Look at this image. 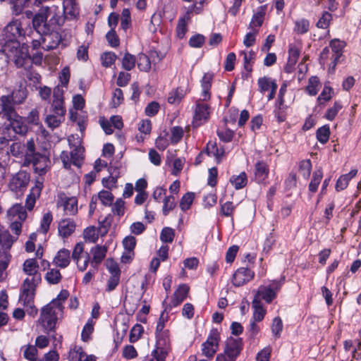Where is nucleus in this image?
<instances>
[{"label":"nucleus","mask_w":361,"mask_h":361,"mask_svg":"<svg viewBox=\"0 0 361 361\" xmlns=\"http://www.w3.org/2000/svg\"><path fill=\"white\" fill-rule=\"evenodd\" d=\"M15 240L8 231L0 230V250H9Z\"/></svg>","instance_id":"nucleus-28"},{"label":"nucleus","mask_w":361,"mask_h":361,"mask_svg":"<svg viewBox=\"0 0 361 361\" xmlns=\"http://www.w3.org/2000/svg\"><path fill=\"white\" fill-rule=\"evenodd\" d=\"M61 274L59 270L51 269L45 275V279L49 284H58L61 280Z\"/></svg>","instance_id":"nucleus-42"},{"label":"nucleus","mask_w":361,"mask_h":361,"mask_svg":"<svg viewBox=\"0 0 361 361\" xmlns=\"http://www.w3.org/2000/svg\"><path fill=\"white\" fill-rule=\"evenodd\" d=\"M317 140L322 144H326L330 136V128L328 125H324L319 128L316 132Z\"/></svg>","instance_id":"nucleus-40"},{"label":"nucleus","mask_w":361,"mask_h":361,"mask_svg":"<svg viewBox=\"0 0 361 361\" xmlns=\"http://www.w3.org/2000/svg\"><path fill=\"white\" fill-rule=\"evenodd\" d=\"M143 331V326L141 324H136L130 331V341L131 343L137 341L141 336Z\"/></svg>","instance_id":"nucleus-64"},{"label":"nucleus","mask_w":361,"mask_h":361,"mask_svg":"<svg viewBox=\"0 0 361 361\" xmlns=\"http://www.w3.org/2000/svg\"><path fill=\"white\" fill-rule=\"evenodd\" d=\"M137 61L135 55L126 52L122 59V68L127 71L133 70Z\"/></svg>","instance_id":"nucleus-37"},{"label":"nucleus","mask_w":361,"mask_h":361,"mask_svg":"<svg viewBox=\"0 0 361 361\" xmlns=\"http://www.w3.org/2000/svg\"><path fill=\"white\" fill-rule=\"evenodd\" d=\"M285 281L284 277H281L279 280L273 281L268 286H260L255 295L253 299H258L264 300L267 303H270L276 298L277 293L281 289Z\"/></svg>","instance_id":"nucleus-5"},{"label":"nucleus","mask_w":361,"mask_h":361,"mask_svg":"<svg viewBox=\"0 0 361 361\" xmlns=\"http://www.w3.org/2000/svg\"><path fill=\"white\" fill-rule=\"evenodd\" d=\"M220 214L224 216L232 217L235 209V206L233 204V203L231 201L221 203V200H220Z\"/></svg>","instance_id":"nucleus-45"},{"label":"nucleus","mask_w":361,"mask_h":361,"mask_svg":"<svg viewBox=\"0 0 361 361\" xmlns=\"http://www.w3.org/2000/svg\"><path fill=\"white\" fill-rule=\"evenodd\" d=\"M342 108L343 105L341 102H335L334 106L327 109L324 117L329 121H333Z\"/></svg>","instance_id":"nucleus-48"},{"label":"nucleus","mask_w":361,"mask_h":361,"mask_svg":"<svg viewBox=\"0 0 361 361\" xmlns=\"http://www.w3.org/2000/svg\"><path fill=\"white\" fill-rule=\"evenodd\" d=\"M25 350L23 352V356L25 359L30 361H36L37 360V350L35 346L32 345H27L24 346ZM23 347L22 348V349Z\"/></svg>","instance_id":"nucleus-58"},{"label":"nucleus","mask_w":361,"mask_h":361,"mask_svg":"<svg viewBox=\"0 0 361 361\" xmlns=\"http://www.w3.org/2000/svg\"><path fill=\"white\" fill-rule=\"evenodd\" d=\"M71 253L67 249L63 248L58 251L54 258V263L60 268L67 267L71 262Z\"/></svg>","instance_id":"nucleus-19"},{"label":"nucleus","mask_w":361,"mask_h":361,"mask_svg":"<svg viewBox=\"0 0 361 361\" xmlns=\"http://www.w3.org/2000/svg\"><path fill=\"white\" fill-rule=\"evenodd\" d=\"M189 287L186 284H181L173 293L171 303L173 307L178 306L187 297Z\"/></svg>","instance_id":"nucleus-25"},{"label":"nucleus","mask_w":361,"mask_h":361,"mask_svg":"<svg viewBox=\"0 0 361 361\" xmlns=\"http://www.w3.org/2000/svg\"><path fill=\"white\" fill-rule=\"evenodd\" d=\"M205 153L209 157H214L217 163L222 161L225 155L224 147H218L215 142H209L205 149Z\"/></svg>","instance_id":"nucleus-20"},{"label":"nucleus","mask_w":361,"mask_h":361,"mask_svg":"<svg viewBox=\"0 0 361 361\" xmlns=\"http://www.w3.org/2000/svg\"><path fill=\"white\" fill-rule=\"evenodd\" d=\"M312 163L310 159H305L299 164V172L305 179H307L311 173Z\"/></svg>","instance_id":"nucleus-47"},{"label":"nucleus","mask_w":361,"mask_h":361,"mask_svg":"<svg viewBox=\"0 0 361 361\" xmlns=\"http://www.w3.org/2000/svg\"><path fill=\"white\" fill-rule=\"evenodd\" d=\"M54 30V29L49 28L48 32H44L36 30L41 35L42 48L44 50L56 49L61 40L60 34Z\"/></svg>","instance_id":"nucleus-8"},{"label":"nucleus","mask_w":361,"mask_h":361,"mask_svg":"<svg viewBox=\"0 0 361 361\" xmlns=\"http://www.w3.org/2000/svg\"><path fill=\"white\" fill-rule=\"evenodd\" d=\"M63 23L62 13L59 6L42 7L32 19L33 27L42 32H48L49 28L54 29Z\"/></svg>","instance_id":"nucleus-3"},{"label":"nucleus","mask_w":361,"mask_h":361,"mask_svg":"<svg viewBox=\"0 0 361 361\" xmlns=\"http://www.w3.org/2000/svg\"><path fill=\"white\" fill-rule=\"evenodd\" d=\"M319 85V78L317 76L310 78L306 91L311 96H314L318 92V86Z\"/></svg>","instance_id":"nucleus-54"},{"label":"nucleus","mask_w":361,"mask_h":361,"mask_svg":"<svg viewBox=\"0 0 361 361\" xmlns=\"http://www.w3.org/2000/svg\"><path fill=\"white\" fill-rule=\"evenodd\" d=\"M30 174L25 171H20L14 174L8 183L9 189L15 192H24L30 182Z\"/></svg>","instance_id":"nucleus-6"},{"label":"nucleus","mask_w":361,"mask_h":361,"mask_svg":"<svg viewBox=\"0 0 361 361\" xmlns=\"http://www.w3.org/2000/svg\"><path fill=\"white\" fill-rule=\"evenodd\" d=\"M65 114V108H51V114L47 116L45 121L48 127L51 129L59 127L64 121Z\"/></svg>","instance_id":"nucleus-14"},{"label":"nucleus","mask_w":361,"mask_h":361,"mask_svg":"<svg viewBox=\"0 0 361 361\" xmlns=\"http://www.w3.org/2000/svg\"><path fill=\"white\" fill-rule=\"evenodd\" d=\"M97 197L104 206H111L114 198L113 194L108 190L100 191Z\"/></svg>","instance_id":"nucleus-51"},{"label":"nucleus","mask_w":361,"mask_h":361,"mask_svg":"<svg viewBox=\"0 0 361 361\" xmlns=\"http://www.w3.org/2000/svg\"><path fill=\"white\" fill-rule=\"evenodd\" d=\"M220 335L216 329H212L207 341L202 344V354L207 357H212L218 350Z\"/></svg>","instance_id":"nucleus-7"},{"label":"nucleus","mask_w":361,"mask_h":361,"mask_svg":"<svg viewBox=\"0 0 361 361\" xmlns=\"http://www.w3.org/2000/svg\"><path fill=\"white\" fill-rule=\"evenodd\" d=\"M11 255L7 250H0V279H3L4 271L10 262Z\"/></svg>","instance_id":"nucleus-35"},{"label":"nucleus","mask_w":361,"mask_h":361,"mask_svg":"<svg viewBox=\"0 0 361 361\" xmlns=\"http://www.w3.org/2000/svg\"><path fill=\"white\" fill-rule=\"evenodd\" d=\"M87 252L84 251V243L82 242H79L75 244L74 246L71 258L76 263L78 261L82 260V257H84L85 254H87Z\"/></svg>","instance_id":"nucleus-41"},{"label":"nucleus","mask_w":361,"mask_h":361,"mask_svg":"<svg viewBox=\"0 0 361 361\" xmlns=\"http://www.w3.org/2000/svg\"><path fill=\"white\" fill-rule=\"evenodd\" d=\"M63 90L59 86H56L54 89L53 92V102L51 104V108H65L64 100H63Z\"/></svg>","instance_id":"nucleus-31"},{"label":"nucleus","mask_w":361,"mask_h":361,"mask_svg":"<svg viewBox=\"0 0 361 361\" xmlns=\"http://www.w3.org/2000/svg\"><path fill=\"white\" fill-rule=\"evenodd\" d=\"M195 198V194L192 192H188L185 193L181 198L180 201V207L183 211L188 210Z\"/></svg>","instance_id":"nucleus-50"},{"label":"nucleus","mask_w":361,"mask_h":361,"mask_svg":"<svg viewBox=\"0 0 361 361\" xmlns=\"http://www.w3.org/2000/svg\"><path fill=\"white\" fill-rule=\"evenodd\" d=\"M49 162V159L47 156L37 154L33 157L27 159V164L26 166H29L32 164L35 172L38 173L40 176H42L46 173L47 168Z\"/></svg>","instance_id":"nucleus-12"},{"label":"nucleus","mask_w":361,"mask_h":361,"mask_svg":"<svg viewBox=\"0 0 361 361\" xmlns=\"http://www.w3.org/2000/svg\"><path fill=\"white\" fill-rule=\"evenodd\" d=\"M183 90L180 87H178L175 90L171 92L168 97V102L171 104L180 103L183 97Z\"/></svg>","instance_id":"nucleus-55"},{"label":"nucleus","mask_w":361,"mask_h":361,"mask_svg":"<svg viewBox=\"0 0 361 361\" xmlns=\"http://www.w3.org/2000/svg\"><path fill=\"white\" fill-rule=\"evenodd\" d=\"M252 307L254 308L252 319L255 322H261L266 314L265 310L263 308L262 305L258 299H253L252 302Z\"/></svg>","instance_id":"nucleus-32"},{"label":"nucleus","mask_w":361,"mask_h":361,"mask_svg":"<svg viewBox=\"0 0 361 361\" xmlns=\"http://www.w3.org/2000/svg\"><path fill=\"white\" fill-rule=\"evenodd\" d=\"M25 150V159L23 165L27 164V159L35 156L37 153L35 152V145L33 139H30L27 141Z\"/></svg>","instance_id":"nucleus-43"},{"label":"nucleus","mask_w":361,"mask_h":361,"mask_svg":"<svg viewBox=\"0 0 361 361\" xmlns=\"http://www.w3.org/2000/svg\"><path fill=\"white\" fill-rule=\"evenodd\" d=\"M25 30L19 20H12L4 29L0 44L1 51L16 66H22L30 60L28 57V47L23 42Z\"/></svg>","instance_id":"nucleus-1"},{"label":"nucleus","mask_w":361,"mask_h":361,"mask_svg":"<svg viewBox=\"0 0 361 361\" xmlns=\"http://www.w3.org/2000/svg\"><path fill=\"white\" fill-rule=\"evenodd\" d=\"M8 216L11 220L17 219L20 221H25L27 216L25 209L20 204L11 207L8 211Z\"/></svg>","instance_id":"nucleus-21"},{"label":"nucleus","mask_w":361,"mask_h":361,"mask_svg":"<svg viewBox=\"0 0 361 361\" xmlns=\"http://www.w3.org/2000/svg\"><path fill=\"white\" fill-rule=\"evenodd\" d=\"M332 20L333 16L331 13L329 11H324L322 12V16L317 22L316 27L319 29H328Z\"/></svg>","instance_id":"nucleus-34"},{"label":"nucleus","mask_w":361,"mask_h":361,"mask_svg":"<svg viewBox=\"0 0 361 361\" xmlns=\"http://www.w3.org/2000/svg\"><path fill=\"white\" fill-rule=\"evenodd\" d=\"M68 296L67 290H61L56 298L42 308L38 322L45 331H52L55 329L58 315L63 312V303Z\"/></svg>","instance_id":"nucleus-2"},{"label":"nucleus","mask_w":361,"mask_h":361,"mask_svg":"<svg viewBox=\"0 0 361 361\" xmlns=\"http://www.w3.org/2000/svg\"><path fill=\"white\" fill-rule=\"evenodd\" d=\"M136 62L140 71L143 72H149L150 71L151 61L146 54L143 53L139 54Z\"/></svg>","instance_id":"nucleus-36"},{"label":"nucleus","mask_w":361,"mask_h":361,"mask_svg":"<svg viewBox=\"0 0 361 361\" xmlns=\"http://www.w3.org/2000/svg\"><path fill=\"white\" fill-rule=\"evenodd\" d=\"M157 347L168 348L170 343L169 331L165 330L160 332H155Z\"/></svg>","instance_id":"nucleus-38"},{"label":"nucleus","mask_w":361,"mask_h":361,"mask_svg":"<svg viewBox=\"0 0 361 361\" xmlns=\"http://www.w3.org/2000/svg\"><path fill=\"white\" fill-rule=\"evenodd\" d=\"M39 265L35 259H27L23 263V271L28 275L22 285L21 300L30 303L35 298V288L41 283L42 277L38 271Z\"/></svg>","instance_id":"nucleus-4"},{"label":"nucleus","mask_w":361,"mask_h":361,"mask_svg":"<svg viewBox=\"0 0 361 361\" xmlns=\"http://www.w3.org/2000/svg\"><path fill=\"white\" fill-rule=\"evenodd\" d=\"M283 330V322L279 317H275L272 321L271 332L276 338L281 336Z\"/></svg>","instance_id":"nucleus-60"},{"label":"nucleus","mask_w":361,"mask_h":361,"mask_svg":"<svg viewBox=\"0 0 361 361\" xmlns=\"http://www.w3.org/2000/svg\"><path fill=\"white\" fill-rule=\"evenodd\" d=\"M10 121V125L13 131L19 135H25L27 132V126L25 123L23 118L18 116L16 113V117L11 118V119H7Z\"/></svg>","instance_id":"nucleus-26"},{"label":"nucleus","mask_w":361,"mask_h":361,"mask_svg":"<svg viewBox=\"0 0 361 361\" xmlns=\"http://www.w3.org/2000/svg\"><path fill=\"white\" fill-rule=\"evenodd\" d=\"M294 32L298 35L307 33L310 29V21L305 18H301L295 21Z\"/></svg>","instance_id":"nucleus-39"},{"label":"nucleus","mask_w":361,"mask_h":361,"mask_svg":"<svg viewBox=\"0 0 361 361\" xmlns=\"http://www.w3.org/2000/svg\"><path fill=\"white\" fill-rule=\"evenodd\" d=\"M322 176V171L321 169H318L313 173L312 178L309 184V190L310 192H315L317 190Z\"/></svg>","instance_id":"nucleus-44"},{"label":"nucleus","mask_w":361,"mask_h":361,"mask_svg":"<svg viewBox=\"0 0 361 361\" xmlns=\"http://www.w3.org/2000/svg\"><path fill=\"white\" fill-rule=\"evenodd\" d=\"M272 82H276L275 80H272L269 77H262L258 79L257 84L259 86V91L262 93L268 91L271 86L272 85Z\"/></svg>","instance_id":"nucleus-57"},{"label":"nucleus","mask_w":361,"mask_h":361,"mask_svg":"<svg viewBox=\"0 0 361 361\" xmlns=\"http://www.w3.org/2000/svg\"><path fill=\"white\" fill-rule=\"evenodd\" d=\"M175 231L170 227H164L160 234V240L165 243H171L174 239Z\"/></svg>","instance_id":"nucleus-53"},{"label":"nucleus","mask_w":361,"mask_h":361,"mask_svg":"<svg viewBox=\"0 0 361 361\" xmlns=\"http://www.w3.org/2000/svg\"><path fill=\"white\" fill-rule=\"evenodd\" d=\"M243 350L242 338H229L226 343L224 353L230 361H235Z\"/></svg>","instance_id":"nucleus-10"},{"label":"nucleus","mask_w":361,"mask_h":361,"mask_svg":"<svg viewBox=\"0 0 361 361\" xmlns=\"http://www.w3.org/2000/svg\"><path fill=\"white\" fill-rule=\"evenodd\" d=\"M329 46L334 52L331 56L336 57V60L340 59L343 54V49L345 47V42L338 39H334L331 40Z\"/></svg>","instance_id":"nucleus-29"},{"label":"nucleus","mask_w":361,"mask_h":361,"mask_svg":"<svg viewBox=\"0 0 361 361\" xmlns=\"http://www.w3.org/2000/svg\"><path fill=\"white\" fill-rule=\"evenodd\" d=\"M164 205H163V214L164 216L168 215L169 212L172 210L176 207L175 198L173 195H169L168 197H165L163 200Z\"/></svg>","instance_id":"nucleus-56"},{"label":"nucleus","mask_w":361,"mask_h":361,"mask_svg":"<svg viewBox=\"0 0 361 361\" xmlns=\"http://www.w3.org/2000/svg\"><path fill=\"white\" fill-rule=\"evenodd\" d=\"M269 169L264 161H259L255 165V180L257 183H264L267 178Z\"/></svg>","instance_id":"nucleus-17"},{"label":"nucleus","mask_w":361,"mask_h":361,"mask_svg":"<svg viewBox=\"0 0 361 361\" xmlns=\"http://www.w3.org/2000/svg\"><path fill=\"white\" fill-rule=\"evenodd\" d=\"M0 116L6 119L16 117V111L10 95L0 97Z\"/></svg>","instance_id":"nucleus-13"},{"label":"nucleus","mask_w":361,"mask_h":361,"mask_svg":"<svg viewBox=\"0 0 361 361\" xmlns=\"http://www.w3.org/2000/svg\"><path fill=\"white\" fill-rule=\"evenodd\" d=\"M83 148L80 146H75L70 153V158L67 152H62L61 159L65 168L68 169L71 164L80 166L82 162Z\"/></svg>","instance_id":"nucleus-9"},{"label":"nucleus","mask_w":361,"mask_h":361,"mask_svg":"<svg viewBox=\"0 0 361 361\" xmlns=\"http://www.w3.org/2000/svg\"><path fill=\"white\" fill-rule=\"evenodd\" d=\"M209 106L206 104L197 102L196 104L193 117V123L196 126L202 125L209 116Z\"/></svg>","instance_id":"nucleus-16"},{"label":"nucleus","mask_w":361,"mask_h":361,"mask_svg":"<svg viewBox=\"0 0 361 361\" xmlns=\"http://www.w3.org/2000/svg\"><path fill=\"white\" fill-rule=\"evenodd\" d=\"M117 56L114 52H105L101 56L102 64L108 68L114 63Z\"/></svg>","instance_id":"nucleus-59"},{"label":"nucleus","mask_w":361,"mask_h":361,"mask_svg":"<svg viewBox=\"0 0 361 361\" xmlns=\"http://www.w3.org/2000/svg\"><path fill=\"white\" fill-rule=\"evenodd\" d=\"M25 145L24 143H21L20 142H13L10 146V152L13 156L18 157H25Z\"/></svg>","instance_id":"nucleus-52"},{"label":"nucleus","mask_w":361,"mask_h":361,"mask_svg":"<svg viewBox=\"0 0 361 361\" xmlns=\"http://www.w3.org/2000/svg\"><path fill=\"white\" fill-rule=\"evenodd\" d=\"M217 135L219 138L224 142H229L232 140L233 137L234 135V131L229 128H226L224 130H217Z\"/></svg>","instance_id":"nucleus-62"},{"label":"nucleus","mask_w":361,"mask_h":361,"mask_svg":"<svg viewBox=\"0 0 361 361\" xmlns=\"http://www.w3.org/2000/svg\"><path fill=\"white\" fill-rule=\"evenodd\" d=\"M214 78V73L212 72L206 73L201 80V86L202 89V100L207 101L210 98L209 90L212 87V82Z\"/></svg>","instance_id":"nucleus-23"},{"label":"nucleus","mask_w":361,"mask_h":361,"mask_svg":"<svg viewBox=\"0 0 361 361\" xmlns=\"http://www.w3.org/2000/svg\"><path fill=\"white\" fill-rule=\"evenodd\" d=\"M235 190H240L247 183V177L245 172H241L239 175H233L229 180Z\"/></svg>","instance_id":"nucleus-30"},{"label":"nucleus","mask_w":361,"mask_h":361,"mask_svg":"<svg viewBox=\"0 0 361 361\" xmlns=\"http://www.w3.org/2000/svg\"><path fill=\"white\" fill-rule=\"evenodd\" d=\"M112 212L118 216H123L125 213V202L121 198L117 199L113 204Z\"/></svg>","instance_id":"nucleus-61"},{"label":"nucleus","mask_w":361,"mask_h":361,"mask_svg":"<svg viewBox=\"0 0 361 361\" xmlns=\"http://www.w3.org/2000/svg\"><path fill=\"white\" fill-rule=\"evenodd\" d=\"M255 276V272L250 267H240L233 274L232 283L240 287L250 281Z\"/></svg>","instance_id":"nucleus-11"},{"label":"nucleus","mask_w":361,"mask_h":361,"mask_svg":"<svg viewBox=\"0 0 361 361\" xmlns=\"http://www.w3.org/2000/svg\"><path fill=\"white\" fill-rule=\"evenodd\" d=\"M80 8L76 0H63V12L73 19L79 15Z\"/></svg>","instance_id":"nucleus-22"},{"label":"nucleus","mask_w":361,"mask_h":361,"mask_svg":"<svg viewBox=\"0 0 361 361\" xmlns=\"http://www.w3.org/2000/svg\"><path fill=\"white\" fill-rule=\"evenodd\" d=\"M9 95L13 105L20 104L25 102L27 97V90L24 84L20 83Z\"/></svg>","instance_id":"nucleus-18"},{"label":"nucleus","mask_w":361,"mask_h":361,"mask_svg":"<svg viewBox=\"0 0 361 361\" xmlns=\"http://www.w3.org/2000/svg\"><path fill=\"white\" fill-rule=\"evenodd\" d=\"M61 205L67 215H74L78 212V200L74 197L61 198Z\"/></svg>","instance_id":"nucleus-27"},{"label":"nucleus","mask_w":361,"mask_h":361,"mask_svg":"<svg viewBox=\"0 0 361 361\" xmlns=\"http://www.w3.org/2000/svg\"><path fill=\"white\" fill-rule=\"evenodd\" d=\"M85 356L83 350L81 347L75 346L71 348L68 353L69 361H82V359Z\"/></svg>","instance_id":"nucleus-49"},{"label":"nucleus","mask_w":361,"mask_h":361,"mask_svg":"<svg viewBox=\"0 0 361 361\" xmlns=\"http://www.w3.org/2000/svg\"><path fill=\"white\" fill-rule=\"evenodd\" d=\"M107 250L108 248L106 245H97L91 248L90 254L92 255L91 259V267L93 269H98L99 265L106 257Z\"/></svg>","instance_id":"nucleus-15"},{"label":"nucleus","mask_w":361,"mask_h":361,"mask_svg":"<svg viewBox=\"0 0 361 361\" xmlns=\"http://www.w3.org/2000/svg\"><path fill=\"white\" fill-rule=\"evenodd\" d=\"M204 36L201 34H197L190 37L189 45L193 48H200L204 44Z\"/></svg>","instance_id":"nucleus-63"},{"label":"nucleus","mask_w":361,"mask_h":361,"mask_svg":"<svg viewBox=\"0 0 361 361\" xmlns=\"http://www.w3.org/2000/svg\"><path fill=\"white\" fill-rule=\"evenodd\" d=\"M183 135L184 131L182 127L173 126L171 129V142L173 145L178 143L182 140Z\"/></svg>","instance_id":"nucleus-46"},{"label":"nucleus","mask_w":361,"mask_h":361,"mask_svg":"<svg viewBox=\"0 0 361 361\" xmlns=\"http://www.w3.org/2000/svg\"><path fill=\"white\" fill-rule=\"evenodd\" d=\"M75 229L74 221L70 219H63L59 224V233L63 238L70 236Z\"/></svg>","instance_id":"nucleus-24"},{"label":"nucleus","mask_w":361,"mask_h":361,"mask_svg":"<svg viewBox=\"0 0 361 361\" xmlns=\"http://www.w3.org/2000/svg\"><path fill=\"white\" fill-rule=\"evenodd\" d=\"M265 15L264 10L262 7H260V11L255 13L249 25V28L252 30H257L256 27L262 26Z\"/></svg>","instance_id":"nucleus-33"}]
</instances>
